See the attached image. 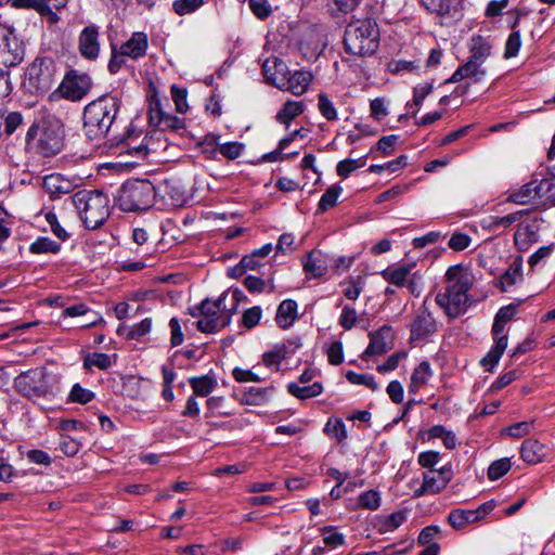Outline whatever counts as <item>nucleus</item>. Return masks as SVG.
<instances>
[{
	"instance_id": "nucleus-62",
	"label": "nucleus",
	"mask_w": 555,
	"mask_h": 555,
	"mask_svg": "<svg viewBox=\"0 0 555 555\" xmlns=\"http://www.w3.org/2000/svg\"><path fill=\"white\" fill-rule=\"evenodd\" d=\"M386 392L393 403L398 404L403 401L404 390L399 380H391L386 388Z\"/></svg>"
},
{
	"instance_id": "nucleus-44",
	"label": "nucleus",
	"mask_w": 555,
	"mask_h": 555,
	"mask_svg": "<svg viewBox=\"0 0 555 555\" xmlns=\"http://www.w3.org/2000/svg\"><path fill=\"white\" fill-rule=\"evenodd\" d=\"M421 2L429 12L447 15L451 12L456 0H421Z\"/></svg>"
},
{
	"instance_id": "nucleus-43",
	"label": "nucleus",
	"mask_w": 555,
	"mask_h": 555,
	"mask_svg": "<svg viewBox=\"0 0 555 555\" xmlns=\"http://www.w3.org/2000/svg\"><path fill=\"white\" fill-rule=\"evenodd\" d=\"M165 115H166V112H164L162 109L160 101H159V99H157V95L154 92L150 98V105H149V121H150V124L159 128Z\"/></svg>"
},
{
	"instance_id": "nucleus-6",
	"label": "nucleus",
	"mask_w": 555,
	"mask_h": 555,
	"mask_svg": "<svg viewBox=\"0 0 555 555\" xmlns=\"http://www.w3.org/2000/svg\"><path fill=\"white\" fill-rule=\"evenodd\" d=\"M54 375L37 367L21 373L15 379L16 390L27 398H46L54 391Z\"/></svg>"
},
{
	"instance_id": "nucleus-18",
	"label": "nucleus",
	"mask_w": 555,
	"mask_h": 555,
	"mask_svg": "<svg viewBox=\"0 0 555 555\" xmlns=\"http://www.w3.org/2000/svg\"><path fill=\"white\" fill-rule=\"evenodd\" d=\"M542 222V219L534 217L530 220L520 223L514 234L515 244L519 248H522L527 247V245L529 244L537 242L540 225Z\"/></svg>"
},
{
	"instance_id": "nucleus-5",
	"label": "nucleus",
	"mask_w": 555,
	"mask_h": 555,
	"mask_svg": "<svg viewBox=\"0 0 555 555\" xmlns=\"http://www.w3.org/2000/svg\"><path fill=\"white\" fill-rule=\"evenodd\" d=\"M379 31L373 20H357L350 22L344 36L346 50L353 55H371L378 47Z\"/></svg>"
},
{
	"instance_id": "nucleus-27",
	"label": "nucleus",
	"mask_w": 555,
	"mask_h": 555,
	"mask_svg": "<svg viewBox=\"0 0 555 555\" xmlns=\"http://www.w3.org/2000/svg\"><path fill=\"white\" fill-rule=\"evenodd\" d=\"M152 328V319L145 318L140 323H137L132 326L119 325L117 328V334L119 336H124L126 339L133 340L140 339L151 332Z\"/></svg>"
},
{
	"instance_id": "nucleus-31",
	"label": "nucleus",
	"mask_w": 555,
	"mask_h": 555,
	"mask_svg": "<svg viewBox=\"0 0 555 555\" xmlns=\"http://www.w3.org/2000/svg\"><path fill=\"white\" fill-rule=\"evenodd\" d=\"M305 105L299 101H286L276 114V120L288 128L294 118L302 114Z\"/></svg>"
},
{
	"instance_id": "nucleus-59",
	"label": "nucleus",
	"mask_w": 555,
	"mask_h": 555,
	"mask_svg": "<svg viewBox=\"0 0 555 555\" xmlns=\"http://www.w3.org/2000/svg\"><path fill=\"white\" fill-rule=\"evenodd\" d=\"M243 144L238 142H227L218 146V151L221 155L229 159L237 158L243 150Z\"/></svg>"
},
{
	"instance_id": "nucleus-58",
	"label": "nucleus",
	"mask_w": 555,
	"mask_h": 555,
	"mask_svg": "<svg viewBox=\"0 0 555 555\" xmlns=\"http://www.w3.org/2000/svg\"><path fill=\"white\" fill-rule=\"evenodd\" d=\"M251 12L260 20L267 18L271 12V5L267 0H249Z\"/></svg>"
},
{
	"instance_id": "nucleus-1",
	"label": "nucleus",
	"mask_w": 555,
	"mask_h": 555,
	"mask_svg": "<svg viewBox=\"0 0 555 555\" xmlns=\"http://www.w3.org/2000/svg\"><path fill=\"white\" fill-rule=\"evenodd\" d=\"M473 273L461 264L451 266L444 274V287L436 296L437 305L450 318L464 314L469 307L468 292L473 287Z\"/></svg>"
},
{
	"instance_id": "nucleus-38",
	"label": "nucleus",
	"mask_w": 555,
	"mask_h": 555,
	"mask_svg": "<svg viewBox=\"0 0 555 555\" xmlns=\"http://www.w3.org/2000/svg\"><path fill=\"white\" fill-rule=\"evenodd\" d=\"M61 249V244L52 241L49 237L41 236L38 237L34 243L29 246V251L31 254H56Z\"/></svg>"
},
{
	"instance_id": "nucleus-51",
	"label": "nucleus",
	"mask_w": 555,
	"mask_h": 555,
	"mask_svg": "<svg viewBox=\"0 0 555 555\" xmlns=\"http://www.w3.org/2000/svg\"><path fill=\"white\" fill-rule=\"evenodd\" d=\"M406 357V351L395 352L391 356H389L383 364L377 365L376 370L380 374H386L387 372L395 371L399 366V363Z\"/></svg>"
},
{
	"instance_id": "nucleus-35",
	"label": "nucleus",
	"mask_w": 555,
	"mask_h": 555,
	"mask_svg": "<svg viewBox=\"0 0 555 555\" xmlns=\"http://www.w3.org/2000/svg\"><path fill=\"white\" fill-rule=\"evenodd\" d=\"M521 263L513 262L508 269L501 275L499 280L500 288L506 292L511 286L515 285L517 281L521 280Z\"/></svg>"
},
{
	"instance_id": "nucleus-64",
	"label": "nucleus",
	"mask_w": 555,
	"mask_h": 555,
	"mask_svg": "<svg viewBox=\"0 0 555 555\" xmlns=\"http://www.w3.org/2000/svg\"><path fill=\"white\" fill-rule=\"evenodd\" d=\"M554 246H555L554 244H550V245L540 247L535 253H533L529 257V259H528L529 266L533 268L537 264H539L542 260L550 257L554 250Z\"/></svg>"
},
{
	"instance_id": "nucleus-7",
	"label": "nucleus",
	"mask_w": 555,
	"mask_h": 555,
	"mask_svg": "<svg viewBox=\"0 0 555 555\" xmlns=\"http://www.w3.org/2000/svg\"><path fill=\"white\" fill-rule=\"evenodd\" d=\"M225 294H222L216 301L204 299L201 302L202 318L196 322V327L203 333H216L231 322V313L224 311L223 301Z\"/></svg>"
},
{
	"instance_id": "nucleus-4",
	"label": "nucleus",
	"mask_w": 555,
	"mask_h": 555,
	"mask_svg": "<svg viewBox=\"0 0 555 555\" xmlns=\"http://www.w3.org/2000/svg\"><path fill=\"white\" fill-rule=\"evenodd\" d=\"M156 198L154 184L149 180H128L119 188L115 196V204L127 212H137L150 209Z\"/></svg>"
},
{
	"instance_id": "nucleus-33",
	"label": "nucleus",
	"mask_w": 555,
	"mask_h": 555,
	"mask_svg": "<svg viewBox=\"0 0 555 555\" xmlns=\"http://www.w3.org/2000/svg\"><path fill=\"white\" fill-rule=\"evenodd\" d=\"M406 519V516L403 512H395L388 516L382 517L377 519L375 524V528L379 533H387L399 528Z\"/></svg>"
},
{
	"instance_id": "nucleus-24",
	"label": "nucleus",
	"mask_w": 555,
	"mask_h": 555,
	"mask_svg": "<svg viewBox=\"0 0 555 555\" xmlns=\"http://www.w3.org/2000/svg\"><path fill=\"white\" fill-rule=\"evenodd\" d=\"M304 271L313 276L321 278L327 272L324 255L320 250L310 251L302 262Z\"/></svg>"
},
{
	"instance_id": "nucleus-17",
	"label": "nucleus",
	"mask_w": 555,
	"mask_h": 555,
	"mask_svg": "<svg viewBox=\"0 0 555 555\" xmlns=\"http://www.w3.org/2000/svg\"><path fill=\"white\" fill-rule=\"evenodd\" d=\"M548 185L547 180L530 181L522 185L517 192L509 194L507 201L518 205H525L532 198L541 197L548 190Z\"/></svg>"
},
{
	"instance_id": "nucleus-37",
	"label": "nucleus",
	"mask_w": 555,
	"mask_h": 555,
	"mask_svg": "<svg viewBox=\"0 0 555 555\" xmlns=\"http://www.w3.org/2000/svg\"><path fill=\"white\" fill-rule=\"evenodd\" d=\"M526 214L527 210H518L503 217H490V222L488 227L491 230H499L501 228L507 229L515 222L519 221Z\"/></svg>"
},
{
	"instance_id": "nucleus-2",
	"label": "nucleus",
	"mask_w": 555,
	"mask_h": 555,
	"mask_svg": "<svg viewBox=\"0 0 555 555\" xmlns=\"http://www.w3.org/2000/svg\"><path fill=\"white\" fill-rule=\"evenodd\" d=\"M119 111V100L115 96H101L89 103L83 111V130L90 140L105 138Z\"/></svg>"
},
{
	"instance_id": "nucleus-29",
	"label": "nucleus",
	"mask_w": 555,
	"mask_h": 555,
	"mask_svg": "<svg viewBox=\"0 0 555 555\" xmlns=\"http://www.w3.org/2000/svg\"><path fill=\"white\" fill-rule=\"evenodd\" d=\"M521 459L528 464H538L543 459V444L535 439H527L520 449Z\"/></svg>"
},
{
	"instance_id": "nucleus-20",
	"label": "nucleus",
	"mask_w": 555,
	"mask_h": 555,
	"mask_svg": "<svg viewBox=\"0 0 555 555\" xmlns=\"http://www.w3.org/2000/svg\"><path fill=\"white\" fill-rule=\"evenodd\" d=\"M43 189L52 199L60 198L73 191V183L59 173L47 176L43 179Z\"/></svg>"
},
{
	"instance_id": "nucleus-60",
	"label": "nucleus",
	"mask_w": 555,
	"mask_h": 555,
	"mask_svg": "<svg viewBox=\"0 0 555 555\" xmlns=\"http://www.w3.org/2000/svg\"><path fill=\"white\" fill-rule=\"evenodd\" d=\"M46 221L49 223L51 231L55 236L60 240L65 241L68 238V233L66 230L60 224L57 217L54 212L49 211L46 214Z\"/></svg>"
},
{
	"instance_id": "nucleus-28",
	"label": "nucleus",
	"mask_w": 555,
	"mask_h": 555,
	"mask_svg": "<svg viewBox=\"0 0 555 555\" xmlns=\"http://www.w3.org/2000/svg\"><path fill=\"white\" fill-rule=\"evenodd\" d=\"M299 50L307 60L318 59L321 51V43L318 34L314 30H309L299 43Z\"/></svg>"
},
{
	"instance_id": "nucleus-19",
	"label": "nucleus",
	"mask_w": 555,
	"mask_h": 555,
	"mask_svg": "<svg viewBox=\"0 0 555 555\" xmlns=\"http://www.w3.org/2000/svg\"><path fill=\"white\" fill-rule=\"evenodd\" d=\"M100 50L99 31L94 26L83 28L79 37V51L86 59L93 60Z\"/></svg>"
},
{
	"instance_id": "nucleus-39",
	"label": "nucleus",
	"mask_w": 555,
	"mask_h": 555,
	"mask_svg": "<svg viewBox=\"0 0 555 555\" xmlns=\"http://www.w3.org/2000/svg\"><path fill=\"white\" fill-rule=\"evenodd\" d=\"M113 364L111 356L101 352H93L88 354L83 360V366L87 370L98 367L100 370H107Z\"/></svg>"
},
{
	"instance_id": "nucleus-34",
	"label": "nucleus",
	"mask_w": 555,
	"mask_h": 555,
	"mask_svg": "<svg viewBox=\"0 0 555 555\" xmlns=\"http://www.w3.org/2000/svg\"><path fill=\"white\" fill-rule=\"evenodd\" d=\"M189 384L195 396L207 397L216 387V380L208 375L191 377Z\"/></svg>"
},
{
	"instance_id": "nucleus-42",
	"label": "nucleus",
	"mask_w": 555,
	"mask_h": 555,
	"mask_svg": "<svg viewBox=\"0 0 555 555\" xmlns=\"http://www.w3.org/2000/svg\"><path fill=\"white\" fill-rule=\"evenodd\" d=\"M318 109L320 114L328 121H334L338 117L334 103L323 92L318 95Z\"/></svg>"
},
{
	"instance_id": "nucleus-10",
	"label": "nucleus",
	"mask_w": 555,
	"mask_h": 555,
	"mask_svg": "<svg viewBox=\"0 0 555 555\" xmlns=\"http://www.w3.org/2000/svg\"><path fill=\"white\" fill-rule=\"evenodd\" d=\"M92 85V79L86 72H66L54 94L77 102L90 92Z\"/></svg>"
},
{
	"instance_id": "nucleus-21",
	"label": "nucleus",
	"mask_w": 555,
	"mask_h": 555,
	"mask_svg": "<svg viewBox=\"0 0 555 555\" xmlns=\"http://www.w3.org/2000/svg\"><path fill=\"white\" fill-rule=\"evenodd\" d=\"M22 85L31 94L44 92L50 87V74L48 72H25Z\"/></svg>"
},
{
	"instance_id": "nucleus-9",
	"label": "nucleus",
	"mask_w": 555,
	"mask_h": 555,
	"mask_svg": "<svg viewBox=\"0 0 555 555\" xmlns=\"http://www.w3.org/2000/svg\"><path fill=\"white\" fill-rule=\"evenodd\" d=\"M515 313L516 307L513 305L502 307L498 311L492 325L494 345L487 353V356L482 359L483 365L491 364L492 366H494L499 363V360L504 353L508 341L507 336L504 334V326L508 321H511L514 318Z\"/></svg>"
},
{
	"instance_id": "nucleus-41",
	"label": "nucleus",
	"mask_w": 555,
	"mask_h": 555,
	"mask_svg": "<svg viewBox=\"0 0 555 555\" xmlns=\"http://www.w3.org/2000/svg\"><path fill=\"white\" fill-rule=\"evenodd\" d=\"M345 376L350 384L365 386L372 391L379 389L377 382L371 374H359L353 371H348Z\"/></svg>"
},
{
	"instance_id": "nucleus-23",
	"label": "nucleus",
	"mask_w": 555,
	"mask_h": 555,
	"mask_svg": "<svg viewBox=\"0 0 555 555\" xmlns=\"http://www.w3.org/2000/svg\"><path fill=\"white\" fill-rule=\"evenodd\" d=\"M297 302L293 299L283 300L276 311L275 321L281 328H288L298 318Z\"/></svg>"
},
{
	"instance_id": "nucleus-53",
	"label": "nucleus",
	"mask_w": 555,
	"mask_h": 555,
	"mask_svg": "<svg viewBox=\"0 0 555 555\" xmlns=\"http://www.w3.org/2000/svg\"><path fill=\"white\" fill-rule=\"evenodd\" d=\"M203 5V0H176L172 4L178 15L193 13Z\"/></svg>"
},
{
	"instance_id": "nucleus-3",
	"label": "nucleus",
	"mask_w": 555,
	"mask_h": 555,
	"mask_svg": "<svg viewBox=\"0 0 555 555\" xmlns=\"http://www.w3.org/2000/svg\"><path fill=\"white\" fill-rule=\"evenodd\" d=\"M69 199L87 229H99L109 217L108 197L100 191L80 190Z\"/></svg>"
},
{
	"instance_id": "nucleus-25",
	"label": "nucleus",
	"mask_w": 555,
	"mask_h": 555,
	"mask_svg": "<svg viewBox=\"0 0 555 555\" xmlns=\"http://www.w3.org/2000/svg\"><path fill=\"white\" fill-rule=\"evenodd\" d=\"M436 330V322L433 314L423 305L413 323V333L417 336H425Z\"/></svg>"
},
{
	"instance_id": "nucleus-22",
	"label": "nucleus",
	"mask_w": 555,
	"mask_h": 555,
	"mask_svg": "<svg viewBox=\"0 0 555 555\" xmlns=\"http://www.w3.org/2000/svg\"><path fill=\"white\" fill-rule=\"evenodd\" d=\"M433 370L428 361H422L412 372L409 393L416 395L424 388L433 376Z\"/></svg>"
},
{
	"instance_id": "nucleus-50",
	"label": "nucleus",
	"mask_w": 555,
	"mask_h": 555,
	"mask_svg": "<svg viewBox=\"0 0 555 555\" xmlns=\"http://www.w3.org/2000/svg\"><path fill=\"white\" fill-rule=\"evenodd\" d=\"M534 421L531 422H518L503 430V434H506L513 438H522L529 435L533 429Z\"/></svg>"
},
{
	"instance_id": "nucleus-36",
	"label": "nucleus",
	"mask_w": 555,
	"mask_h": 555,
	"mask_svg": "<svg viewBox=\"0 0 555 555\" xmlns=\"http://www.w3.org/2000/svg\"><path fill=\"white\" fill-rule=\"evenodd\" d=\"M341 191L343 189L338 184L327 188L320 198L318 212H325L327 209L333 208L336 205Z\"/></svg>"
},
{
	"instance_id": "nucleus-55",
	"label": "nucleus",
	"mask_w": 555,
	"mask_h": 555,
	"mask_svg": "<svg viewBox=\"0 0 555 555\" xmlns=\"http://www.w3.org/2000/svg\"><path fill=\"white\" fill-rule=\"evenodd\" d=\"M94 398V393L80 386V384H75L70 390L69 399L74 402L78 403H88Z\"/></svg>"
},
{
	"instance_id": "nucleus-52",
	"label": "nucleus",
	"mask_w": 555,
	"mask_h": 555,
	"mask_svg": "<svg viewBox=\"0 0 555 555\" xmlns=\"http://www.w3.org/2000/svg\"><path fill=\"white\" fill-rule=\"evenodd\" d=\"M359 505L363 508L375 511L380 505V495L375 490H369L359 495Z\"/></svg>"
},
{
	"instance_id": "nucleus-13",
	"label": "nucleus",
	"mask_w": 555,
	"mask_h": 555,
	"mask_svg": "<svg viewBox=\"0 0 555 555\" xmlns=\"http://www.w3.org/2000/svg\"><path fill=\"white\" fill-rule=\"evenodd\" d=\"M495 507L493 500L481 504L476 509L456 508L450 512L448 520L455 530L464 529L468 524H473L483 519Z\"/></svg>"
},
{
	"instance_id": "nucleus-32",
	"label": "nucleus",
	"mask_w": 555,
	"mask_h": 555,
	"mask_svg": "<svg viewBox=\"0 0 555 555\" xmlns=\"http://www.w3.org/2000/svg\"><path fill=\"white\" fill-rule=\"evenodd\" d=\"M288 392L300 400H306L309 398H314L322 393L323 386L321 383L315 382L309 386H299L296 383H289L287 385Z\"/></svg>"
},
{
	"instance_id": "nucleus-12",
	"label": "nucleus",
	"mask_w": 555,
	"mask_h": 555,
	"mask_svg": "<svg viewBox=\"0 0 555 555\" xmlns=\"http://www.w3.org/2000/svg\"><path fill=\"white\" fill-rule=\"evenodd\" d=\"M12 26L0 23V65L14 67L22 61Z\"/></svg>"
},
{
	"instance_id": "nucleus-46",
	"label": "nucleus",
	"mask_w": 555,
	"mask_h": 555,
	"mask_svg": "<svg viewBox=\"0 0 555 555\" xmlns=\"http://www.w3.org/2000/svg\"><path fill=\"white\" fill-rule=\"evenodd\" d=\"M38 13L41 15H49L53 21H56L54 10H60L67 4V0H37Z\"/></svg>"
},
{
	"instance_id": "nucleus-26",
	"label": "nucleus",
	"mask_w": 555,
	"mask_h": 555,
	"mask_svg": "<svg viewBox=\"0 0 555 555\" xmlns=\"http://www.w3.org/2000/svg\"><path fill=\"white\" fill-rule=\"evenodd\" d=\"M412 268V264H403L397 268L388 267L387 269L380 272V275L389 284H392L397 287H403L405 286L408 276Z\"/></svg>"
},
{
	"instance_id": "nucleus-40",
	"label": "nucleus",
	"mask_w": 555,
	"mask_h": 555,
	"mask_svg": "<svg viewBox=\"0 0 555 555\" xmlns=\"http://www.w3.org/2000/svg\"><path fill=\"white\" fill-rule=\"evenodd\" d=\"M365 164H366V156L360 157L358 159L347 158V159L340 160L337 164L336 172L340 178L346 179L349 177V175L351 172H353L358 168L365 166Z\"/></svg>"
},
{
	"instance_id": "nucleus-30",
	"label": "nucleus",
	"mask_w": 555,
	"mask_h": 555,
	"mask_svg": "<svg viewBox=\"0 0 555 555\" xmlns=\"http://www.w3.org/2000/svg\"><path fill=\"white\" fill-rule=\"evenodd\" d=\"M272 387H250L241 398V402L246 405H261L268 402L272 395Z\"/></svg>"
},
{
	"instance_id": "nucleus-57",
	"label": "nucleus",
	"mask_w": 555,
	"mask_h": 555,
	"mask_svg": "<svg viewBox=\"0 0 555 555\" xmlns=\"http://www.w3.org/2000/svg\"><path fill=\"white\" fill-rule=\"evenodd\" d=\"M472 238L468 234L462 232H455L451 235L448 246L456 251L464 250L469 246Z\"/></svg>"
},
{
	"instance_id": "nucleus-45",
	"label": "nucleus",
	"mask_w": 555,
	"mask_h": 555,
	"mask_svg": "<svg viewBox=\"0 0 555 555\" xmlns=\"http://www.w3.org/2000/svg\"><path fill=\"white\" fill-rule=\"evenodd\" d=\"M39 145L46 156L55 155L61 150L62 139L56 134L49 137L48 133H43L39 140Z\"/></svg>"
},
{
	"instance_id": "nucleus-61",
	"label": "nucleus",
	"mask_w": 555,
	"mask_h": 555,
	"mask_svg": "<svg viewBox=\"0 0 555 555\" xmlns=\"http://www.w3.org/2000/svg\"><path fill=\"white\" fill-rule=\"evenodd\" d=\"M357 322V312L353 308L345 306L339 317V325L346 331L351 330Z\"/></svg>"
},
{
	"instance_id": "nucleus-56",
	"label": "nucleus",
	"mask_w": 555,
	"mask_h": 555,
	"mask_svg": "<svg viewBox=\"0 0 555 555\" xmlns=\"http://www.w3.org/2000/svg\"><path fill=\"white\" fill-rule=\"evenodd\" d=\"M186 95L188 92L185 89L179 88L176 85L171 86V96L179 113L183 114L189 109Z\"/></svg>"
},
{
	"instance_id": "nucleus-8",
	"label": "nucleus",
	"mask_w": 555,
	"mask_h": 555,
	"mask_svg": "<svg viewBox=\"0 0 555 555\" xmlns=\"http://www.w3.org/2000/svg\"><path fill=\"white\" fill-rule=\"evenodd\" d=\"M267 83L299 96L313 80L312 72H262Z\"/></svg>"
},
{
	"instance_id": "nucleus-47",
	"label": "nucleus",
	"mask_w": 555,
	"mask_h": 555,
	"mask_svg": "<svg viewBox=\"0 0 555 555\" xmlns=\"http://www.w3.org/2000/svg\"><path fill=\"white\" fill-rule=\"evenodd\" d=\"M286 352L287 348L284 344L276 345L273 349L263 353L262 361L267 366L278 365L285 358Z\"/></svg>"
},
{
	"instance_id": "nucleus-11",
	"label": "nucleus",
	"mask_w": 555,
	"mask_h": 555,
	"mask_svg": "<svg viewBox=\"0 0 555 555\" xmlns=\"http://www.w3.org/2000/svg\"><path fill=\"white\" fill-rule=\"evenodd\" d=\"M147 49V36L142 31L133 33L129 40L122 43L117 51L113 47L112 59L109 61L108 69L113 67H121L126 65L125 57L138 59L143 56Z\"/></svg>"
},
{
	"instance_id": "nucleus-63",
	"label": "nucleus",
	"mask_w": 555,
	"mask_h": 555,
	"mask_svg": "<svg viewBox=\"0 0 555 555\" xmlns=\"http://www.w3.org/2000/svg\"><path fill=\"white\" fill-rule=\"evenodd\" d=\"M328 362L333 365H338L344 361L343 344L338 340L332 343L327 350Z\"/></svg>"
},
{
	"instance_id": "nucleus-54",
	"label": "nucleus",
	"mask_w": 555,
	"mask_h": 555,
	"mask_svg": "<svg viewBox=\"0 0 555 555\" xmlns=\"http://www.w3.org/2000/svg\"><path fill=\"white\" fill-rule=\"evenodd\" d=\"M262 315V310L259 306L246 309L242 315V324L247 328L255 327Z\"/></svg>"
},
{
	"instance_id": "nucleus-49",
	"label": "nucleus",
	"mask_w": 555,
	"mask_h": 555,
	"mask_svg": "<svg viewBox=\"0 0 555 555\" xmlns=\"http://www.w3.org/2000/svg\"><path fill=\"white\" fill-rule=\"evenodd\" d=\"M322 535L324 543L332 548H336L345 543V535L336 531L332 526L322 528Z\"/></svg>"
},
{
	"instance_id": "nucleus-48",
	"label": "nucleus",
	"mask_w": 555,
	"mask_h": 555,
	"mask_svg": "<svg viewBox=\"0 0 555 555\" xmlns=\"http://www.w3.org/2000/svg\"><path fill=\"white\" fill-rule=\"evenodd\" d=\"M511 461L506 457L492 462L488 468L489 479L498 480L511 469Z\"/></svg>"
},
{
	"instance_id": "nucleus-16",
	"label": "nucleus",
	"mask_w": 555,
	"mask_h": 555,
	"mask_svg": "<svg viewBox=\"0 0 555 555\" xmlns=\"http://www.w3.org/2000/svg\"><path fill=\"white\" fill-rule=\"evenodd\" d=\"M491 54L490 42L481 36H476L469 42V56L464 66L457 69H477Z\"/></svg>"
},
{
	"instance_id": "nucleus-14",
	"label": "nucleus",
	"mask_w": 555,
	"mask_h": 555,
	"mask_svg": "<svg viewBox=\"0 0 555 555\" xmlns=\"http://www.w3.org/2000/svg\"><path fill=\"white\" fill-rule=\"evenodd\" d=\"M452 478L451 467L443 466L438 470L429 469L423 474L422 486L414 491L415 498H421L425 494H436L442 491Z\"/></svg>"
},
{
	"instance_id": "nucleus-15",
	"label": "nucleus",
	"mask_w": 555,
	"mask_h": 555,
	"mask_svg": "<svg viewBox=\"0 0 555 555\" xmlns=\"http://www.w3.org/2000/svg\"><path fill=\"white\" fill-rule=\"evenodd\" d=\"M370 344L362 353V359L367 360L372 356L384 354L393 347V332L390 326L384 325L377 331L371 332Z\"/></svg>"
}]
</instances>
